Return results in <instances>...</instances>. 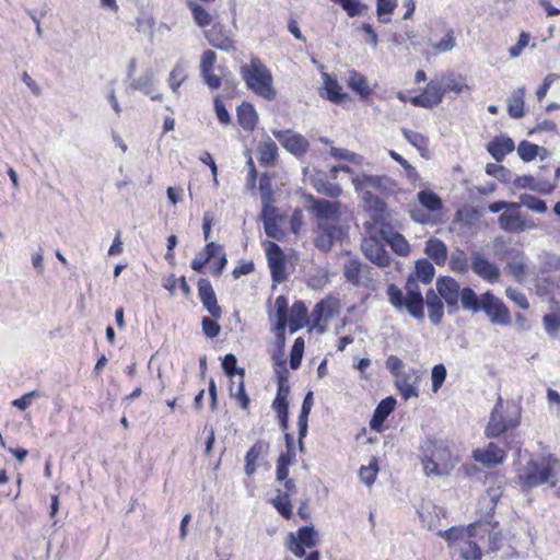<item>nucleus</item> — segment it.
<instances>
[{
	"label": "nucleus",
	"mask_w": 560,
	"mask_h": 560,
	"mask_svg": "<svg viewBox=\"0 0 560 560\" xmlns=\"http://www.w3.org/2000/svg\"><path fill=\"white\" fill-rule=\"evenodd\" d=\"M187 73L183 65L177 63L170 73L168 84L174 93L178 92L180 84L186 80Z\"/></svg>",
	"instance_id": "obj_53"
},
{
	"label": "nucleus",
	"mask_w": 560,
	"mask_h": 560,
	"mask_svg": "<svg viewBox=\"0 0 560 560\" xmlns=\"http://www.w3.org/2000/svg\"><path fill=\"white\" fill-rule=\"evenodd\" d=\"M338 234V229L330 222H319L318 231L315 238V245L322 252H328L331 249L334 240Z\"/></svg>",
	"instance_id": "obj_23"
},
{
	"label": "nucleus",
	"mask_w": 560,
	"mask_h": 560,
	"mask_svg": "<svg viewBox=\"0 0 560 560\" xmlns=\"http://www.w3.org/2000/svg\"><path fill=\"white\" fill-rule=\"evenodd\" d=\"M355 192L361 197L374 222H383L388 213L386 205L376 195H389L395 190L394 180L386 175L359 174L352 177Z\"/></svg>",
	"instance_id": "obj_1"
},
{
	"label": "nucleus",
	"mask_w": 560,
	"mask_h": 560,
	"mask_svg": "<svg viewBox=\"0 0 560 560\" xmlns=\"http://www.w3.org/2000/svg\"><path fill=\"white\" fill-rule=\"evenodd\" d=\"M188 7L191 11L195 23L200 27L209 26L212 22L210 13L196 1H188Z\"/></svg>",
	"instance_id": "obj_44"
},
{
	"label": "nucleus",
	"mask_w": 560,
	"mask_h": 560,
	"mask_svg": "<svg viewBox=\"0 0 560 560\" xmlns=\"http://www.w3.org/2000/svg\"><path fill=\"white\" fill-rule=\"evenodd\" d=\"M269 450V443L265 441H257L246 453L245 462H257V459L266 454Z\"/></svg>",
	"instance_id": "obj_64"
},
{
	"label": "nucleus",
	"mask_w": 560,
	"mask_h": 560,
	"mask_svg": "<svg viewBox=\"0 0 560 560\" xmlns=\"http://www.w3.org/2000/svg\"><path fill=\"white\" fill-rule=\"evenodd\" d=\"M485 525V523H482ZM487 533H485V547H487L488 551H495L500 548L502 544V536L499 532L494 530V528H490L489 524H486Z\"/></svg>",
	"instance_id": "obj_56"
},
{
	"label": "nucleus",
	"mask_w": 560,
	"mask_h": 560,
	"mask_svg": "<svg viewBox=\"0 0 560 560\" xmlns=\"http://www.w3.org/2000/svg\"><path fill=\"white\" fill-rule=\"evenodd\" d=\"M266 256L273 282L281 283L285 280V260L280 246L273 242L266 244Z\"/></svg>",
	"instance_id": "obj_12"
},
{
	"label": "nucleus",
	"mask_w": 560,
	"mask_h": 560,
	"mask_svg": "<svg viewBox=\"0 0 560 560\" xmlns=\"http://www.w3.org/2000/svg\"><path fill=\"white\" fill-rule=\"evenodd\" d=\"M304 352V340L299 337L295 339L290 353V366L292 370L299 369Z\"/></svg>",
	"instance_id": "obj_60"
},
{
	"label": "nucleus",
	"mask_w": 560,
	"mask_h": 560,
	"mask_svg": "<svg viewBox=\"0 0 560 560\" xmlns=\"http://www.w3.org/2000/svg\"><path fill=\"white\" fill-rule=\"evenodd\" d=\"M259 190L261 195V202H262V211L264 214H267V211L269 209V206L272 203V188H271V182L267 176H264L259 180Z\"/></svg>",
	"instance_id": "obj_50"
},
{
	"label": "nucleus",
	"mask_w": 560,
	"mask_h": 560,
	"mask_svg": "<svg viewBox=\"0 0 560 560\" xmlns=\"http://www.w3.org/2000/svg\"><path fill=\"white\" fill-rule=\"evenodd\" d=\"M525 94L526 89L521 86L512 92L508 98V113L510 117L520 119L525 115Z\"/></svg>",
	"instance_id": "obj_31"
},
{
	"label": "nucleus",
	"mask_w": 560,
	"mask_h": 560,
	"mask_svg": "<svg viewBox=\"0 0 560 560\" xmlns=\"http://www.w3.org/2000/svg\"><path fill=\"white\" fill-rule=\"evenodd\" d=\"M275 138L292 154L301 156L308 150L307 140L291 130H272Z\"/></svg>",
	"instance_id": "obj_16"
},
{
	"label": "nucleus",
	"mask_w": 560,
	"mask_h": 560,
	"mask_svg": "<svg viewBox=\"0 0 560 560\" xmlns=\"http://www.w3.org/2000/svg\"><path fill=\"white\" fill-rule=\"evenodd\" d=\"M343 276L353 285H366L372 280L371 267L357 258H351L345 264Z\"/></svg>",
	"instance_id": "obj_14"
},
{
	"label": "nucleus",
	"mask_w": 560,
	"mask_h": 560,
	"mask_svg": "<svg viewBox=\"0 0 560 560\" xmlns=\"http://www.w3.org/2000/svg\"><path fill=\"white\" fill-rule=\"evenodd\" d=\"M381 241L378 232L370 231V235L362 240L361 249L371 262L378 267H387L390 265V255Z\"/></svg>",
	"instance_id": "obj_7"
},
{
	"label": "nucleus",
	"mask_w": 560,
	"mask_h": 560,
	"mask_svg": "<svg viewBox=\"0 0 560 560\" xmlns=\"http://www.w3.org/2000/svg\"><path fill=\"white\" fill-rule=\"evenodd\" d=\"M276 308V330L284 331L288 325V300L280 295L275 301Z\"/></svg>",
	"instance_id": "obj_43"
},
{
	"label": "nucleus",
	"mask_w": 560,
	"mask_h": 560,
	"mask_svg": "<svg viewBox=\"0 0 560 560\" xmlns=\"http://www.w3.org/2000/svg\"><path fill=\"white\" fill-rule=\"evenodd\" d=\"M424 303L428 307V316L430 322L438 326L444 316V305L435 290L429 289L427 291Z\"/></svg>",
	"instance_id": "obj_26"
},
{
	"label": "nucleus",
	"mask_w": 560,
	"mask_h": 560,
	"mask_svg": "<svg viewBox=\"0 0 560 560\" xmlns=\"http://www.w3.org/2000/svg\"><path fill=\"white\" fill-rule=\"evenodd\" d=\"M198 294L205 308L210 313L213 318H220L222 311L218 304L215 293L211 283L206 279H200L198 282Z\"/></svg>",
	"instance_id": "obj_20"
},
{
	"label": "nucleus",
	"mask_w": 560,
	"mask_h": 560,
	"mask_svg": "<svg viewBox=\"0 0 560 560\" xmlns=\"http://www.w3.org/2000/svg\"><path fill=\"white\" fill-rule=\"evenodd\" d=\"M347 84L353 92L358 93L363 98L368 97L372 92L366 78L355 70L348 71Z\"/></svg>",
	"instance_id": "obj_36"
},
{
	"label": "nucleus",
	"mask_w": 560,
	"mask_h": 560,
	"mask_svg": "<svg viewBox=\"0 0 560 560\" xmlns=\"http://www.w3.org/2000/svg\"><path fill=\"white\" fill-rule=\"evenodd\" d=\"M205 36L208 43L217 49L228 52L235 50L234 39L221 23H214L210 30L205 32Z\"/></svg>",
	"instance_id": "obj_18"
},
{
	"label": "nucleus",
	"mask_w": 560,
	"mask_h": 560,
	"mask_svg": "<svg viewBox=\"0 0 560 560\" xmlns=\"http://www.w3.org/2000/svg\"><path fill=\"white\" fill-rule=\"evenodd\" d=\"M513 184L518 189H529L542 195L550 194L556 187L555 182H550L545 178H536L532 175L517 176Z\"/></svg>",
	"instance_id": "obj_21"
},
{
	"label": "nucleus",
	"mask_w": 560,
	"mask_h": 560,
	"mask_svg": "<svg viewBox=\"0 0 560 560\" xmlns=\"http://www.w3.org/2000/svg\"><path fill=\"white\" fill-rule=\"evenodd\" d=\"M387 219L388 217L383 222H375L377 225H380L378 235L390 246V248L396 254L400 256L408 255L410 252L408 242L401 234L393 231L387 222Z\"/></svg>",
	"instance_id": "obj_15"
},
{
	"label": "nucleus",
	"mask_w": 560,
	"mask_h": 560,
	"mask_svg": "<svg viewBox=\"0 0 560 560\" xmlns=\"http://www.w3.org/2000/svg\"><path fill=\"white\" fill-rule=\"evenodd\" d=\"M314 211L316 212V215L320 219V222L338 220L340 214V203L338 201L318 199L314 202Z\"/></svg>",
	"instance_id": "obj_28"
},
{
	"label": "nucleus",
	"mask_w": 560,
	"mask_h": 560,
	"mask_svg": "<svg viewBox=\"0 0 560 560\" xmlns=\"http://www.w3.org/2000/svg\"><path fill=\"white\" fill-rule=\"evenodd\" d=\"M396 400L393 397H387L377 405L370 421V427L374 431H380L385 419L394 410Z\"/></svg>",
	"instance_id": "obj_29"
},
{
	"label": "nucleus",
	"mask_w": 560,
	"mask_h": 560,
	"mask_svg": "<svg viewBox=\"0 0 560 560\" xmlns=\"http://www.w3.org/2000/svg\"><path fill=\"white\" fill-rule=\"evenodd\" d=\"M259 161L265 164L272 163L278 156V147L277 144L268 139L260 143L258 147Z\"/></svg>",
	"instance_id": "obj_45"
},
{
	"label": "nucleus",
	"mask_w": 560,
	"mask_h": 560,
	"mask_svg": "<svg viewBox=\"0 0 560 560\" xmlns=\"http://www.w3.org/2000/svg\"><path fill=\"white\" fill-rule=\"evenodd\" d=\"M420 206L429 212L440 211L443 207L441 198L430 189H424L417 195Z\"/></svg>",
	"instance_id": "obj_40"
},
{
	"label": "nucleus",
	"mask_w": 560,
	"mask_h": 560,
	"mask_svg": "<svg viewBox=\"0 0 560 560\" xmlns=\"http://www.w3.org/2000/svg\"><path fill=\"white\" fill-rule=\"evenodd\" d=\"M424 252L439 266H443L447 260V246L439 238H430L425 243Z\"/></svg>",
	"instance_id": "obj_35"
},
{
	"label": "nucleus",
	"mask_w": 560,
	"mask_h": 560,
	"mask_svg": "<svg viewBox=\"0 0 560 560\" xmlns=\"http://www.w3.org/2000/svg\"><path fill=\"white\" fill-rule=\"evenodd\" d=\"M557 469L560 470V464L556 459H530L520 470L518 480L523 488L532 489L553 478Z\"/></svg>",
	"instance_id": "obj_6"
},
{
	"label": "nucleus",
	"mask_w": 560,
	"mask_h": 560,
	"mask_svg": "<svg viewBox=\"0 0 560 560\" xmlns=\"http://www.w3.org/2000/svg\"><path fill=\"white\" fill-rule=\"evenodd\" d=\"M421 448V462L427 476H444L453 469L451 451L442 441L428 439Z\"/></svg>",
	"instance_id": "obj_5"
},
{
	"label": "nucleus",
	"mask_w": 560,
	"mask_h": 560,
	"mask_svg": "<svg viewBox=\"0 0 560 560\" xmlns=\"http://www.w3.org/2000/svg\"><path fill=\"white\" fill-rule=\"evenodd\" d=\"M337 308L338 303L335 299H326L316 303L310 316L312 327L320 334L324 332L327 322L334 316Z\"/></svg>",
	"instance_id": "obj_13"
},
{
	"label": "nucleus",
	"mask_w": 560,
	"mask_h": 560,
	"mask_svg": "<svg viewBox=\"0 0 560 560\" xmlns=\"http://www.w3.org/2000/svg\"><path fill=\"white\" fill-rule=\"evenodd\" d=\"M444 96L445 89L443 88V82L436 77L427 84L421 94L411 97L410 103L423 108H434L442 103Z\"/></svg>",
	"instance_id": "obj_11"
},
{
	"label": "nucleus",
	"mask_w": 560,
	"mask_h": 560,
	"mask_svg": "<svg viewBox=\"0 0 560 560\" xmlns=\"http://www.w3.org/2000/svg\"><path fill=\"white\" fill-rule=\"evenodd\" d=\"M520 200L522 206L526 207L527 209L534 212L544 213L547 210L546 202L533 195L522 194L520 196Z\"/></svg>",
	"instance_id": "obj_52"
},
{
	"label": "nucleus",
	"mask_w": 560,
	"mask_h": 560,
	"mask_svg": "<svg viewBox=\"0 0 560 560\" xmlns=\"http://www.w3.org/2000/svg\"><path fill=\"white\" fill-rule=\"evenodd\" d=\"M499 225L503 231L510 233H520L533 226V224H527L522 214L513 212H503L499 217Z\"/></svg>",
	"instance_id": "obj_25"
},
{
	"label": "nucleus",
	"mask_w": 560,
	"mask_h": 560,
	"mask_svg": "<svg viewBox=\"0 0 560 560\" xmlns=\"http://www.w3.org/2000/svg\"><path fill=\"white\" fill-rule=\"evenodd\" d=\"M323 90L325 91V97L335 104L342 103L347 94L342 93V88L338 81L328 73H323Z\"/></svg>",
	"instance_id": "obj_32"
},
{
	"label": "nucleus",
	"mask_w": 560,
	"mask_h": 560,
	"mask_svg": "<svg viewBox=\"0 0 560 560\" xmlns=\"http://www.w3.org/2000/svg\"><path fill=\"white\" fill-rule=\"evenodd\" d=\"M397 0H376V14L381 22L387 23L388 19H384V15H390L397 8Z\"/></svg>",
	"instance_id": "obj_57"
},
{
	"label": "nucleus",
	"mask_w": 560,
	"mask_h": 560,
	"mask_svg": "<svg viewBox=\"0 0 560 560\" xmlns=\"http://www.w3.org/2000/svg\"><path fill=\"white\" fill-rule=\"evenodd\" d=\"M439 296L445 300L450 307H457L459 301V283L451 277H442L436 281V291Z\"/></svg>",
	"instance_id": "obj_19"
},
{
	"label": "nucleus",
	"mask_w": 560,
	"mask_h": 560,
	"mask_svg": "<svg viewBox=\"0 0 560 560\" xmlns=\"http://www.w3.org/2000/svg\"><path fill=\"white\" fill-rule=\"evenodd\" d=\"M481 311L486 313L489 320L494 325L508 326L511 324V313L508 306L491 292L483 293Z\"/></svg>",
	"instance_id": "obj_9"
},
{
	"label": "nucleus",
	"mask_w": 560,
	"mask_h": 560,
	"mask_svg": "<svg viewBox=\"0 0 560 560\" xmlns=\"http://www.w3.org/2000/svg\"><path fill=\"white\" fill-rule=\"evenodd\" d=\"M474 458L482 465L491 467L503 462L505 452L497 444L490 442L486 447L475 450Z\"/></svg>",
	"instance_id": "obj_22"
},
{
	"label": "nucleus",
	"mask_w": 560,
	"mask_h": 560,
	"mask_svg": "<svg viewBox=\"0 0 560 560\" xmlns=\"http://www.w3.org/2000/svg\"><path fill=\"white\" fill-rule=\"evenodd\" d=\"M515 149L514 141L509 137H495L487 144V151L499 163Z\"/></svg>",
	"instance_id": "obj_27"
},
{
	"label": "nucleus",
	"mask_w": 560,
	"mask_h": 560,
	"mask_svg": "<svg viewBox=\"0 0 560 560\" xmlns=\"http://www.w3.org/2000/svg\"><path fill=\"white\" fill-rule=\"evenodd\" d=\"M501 407L502 401L500 399L491 412L485 431L488 438H498L509 429L516 428L520 424V410H515L513 417L505 418L500 410Z\"/></svg>",
	"instance_id": "obj_8"
},
{
	"label": "nucleus",
	"mask_w": 560,
	"mask_h": 560,
	"mask_svg": "<svg viewBox=\"0 0 560 560\" xmlns=\"http://www.w3.org/2000/svg\"><path fill=\"white\" fill-rule=\"evenodd\" d=\"M271 503L284 518H291L293 505L291 504L290 499L287 498V495L278 494L276 498L271 500Z\"/></svg>",
	"instance_id": "obj_58"
},
{
	"label": "nucleus",
	"mask_w": 560,
	"mask_h": 560,
	"mask_svg": "<svg viewBox=\"0 0 560 560\" xmlns=\"http://www.w3.org/2000/svg\"><path fill=\"white\" fill-rule=\"evenodd\" d=\"M540 147L528 141H521L517 147V153L524 162H530L538 156Z\"/></svg>",
	"instance_id": "obj_51"
},
{
	"label": "nucleus",
	"mask_w": 560,
	"mask_h": 560,
	"mask_svg": "<svg viewBox=\"0 0 560 560\" xmlns=\"http://www.w3.org/2000/svg\"><path fill=\"white\" fill-rule=\"evenodd\" d=\"M405 291L404 293L396 284H389L386 291L389 303L396 310H406L411 317L422 320L424 318V299L419 280L410 275L406 281Z\"/></svg>",
	"instance_id": "obj_3"
},
{
	"label": "nucleus",
	"mask_w": 560,
	"mask_h": 560,
	"mask_svg": "<svg viewBox=\"0 0 560 560\" xmlns=\"http://www.w3.org/2000/svg\"><path fill=\"white\" fill-rule=\"evenodd\" d=\"M317 544V533L314 527L304 526L298 530L296 536L291 535L290 551L296 557H303L306 548H313Z\"/></svg>",
	"instance_id": "obj_17"
},
{
	"label": "nucleus",
	"mask_w": 560,
	"mask_h": 560,
	"mask_svg": "<svg viewBox=\"0 0 560 560\" xmlns=\"http://www.w3.org/2000/svg\"><path fill=\"white\" fill-rule=\"evenodd\" d=\"M527 267L528 259L521 252L512 256L506 265V269L517 281H522L526 277Z\"/></svg>",
	"instance_id": "obj_37"
},
{
	"label": "nucleus",
	"mask_w": 560,
	"mask_h": 560,
	"mask_svg": "<svg viewBox=\"0 0 560 560\" xmlns=\"http://www.w3.org/2000/svg\"><path fill=\"white\" fill-rule=\"evenodd\" d=\"M470 269L476 276L489 283H495L500 279L499 267L480 250L474 249L470 252Z\"/></svg>",
	"instance_id": "obj_10"
},
{
	"label": "nucleus",
	"mask_w": 560,
	"mask_h": 560,
	"mask_svg": "<svg viewBox=\"0 0 560 560\" xmlns=\"http://www.w3.org/2000/svg\"><path fill=\"white\" fill-rule=\"evenodd\" d=\"M459 301L462 303L463 310L477 313L481 311V305L483 303V294L479 296L472 289L464 288L463 290H460Z\"/></svg>",
	"instance_id": "obj_38"
},
{
	"label": "nucleus",
	"mask_w": 560,
	"mask_h": 560,
	"mask_svg": "<svg viewBox=\"0 0 560 560\" xmlns=\"http://www.w3.org/2000/svg\"><path fill=\"white\" fill-rule=\"evenodd\" d=\"M329 153L335 159L346 160L355 164H361L363 160L361 155L342 148H331Z\"/></svg>",
	"instance_id": "obj_63"
},
{
	"label": "nucleus",
	"mask_w": 560,
	"mask_h": 560,
	"mask_svg": "<svg viewBox=\"0 0 560 560\" xmlns=\"http://www.w3.org/2000/svg\"><path fill=\"white\" fill-rule=\"evenodd\" d=\"M396 386H397L400 395L405 399H409L411 397L418 396L417 385L413 382H411L410 376H408V375L398 376V378L396 381Z\"/></svg>",
	"instance_id": "obj_46"
},
{
	"label": "nucleus",
	"mask_w": 560,
	"mask_h": 560,
	"mask_svg": "<svg viewBox=\"0 0 560 560\" xmlns=\"http://www.w3.org/2000/svg\"><path fill=\"white\" fill-rule=\"evenodd\" d=\"M378 471L377 462L373 458L368 466H362L359 470V476L362 482L368 486L374 483Z\"/></svg>",
	"instance_id": "obj_55"
},
{
	"label": "nucleus",
	"mask_w": 560,
	"mask_h": 560,
	"mask_svg": "<svg viewBox=\"0 0 560 560\" xmlns=\"http://www.w3.org/2000/svg\"><path fill=\"white\" fill-rule=\"evenodd\" d=\"M546 332L550 337H558L560 334V317L556 314H547L542 317Z\"/></svg>",
	"instance_id": "obj_62"
},
{
	"label": "nucleus",
	"mask_w": 560,
	"mask_h": 560,
	"mask_svg": "<svg viewBox=\"0 0 560 560\" xmlns=\"http://www.w3.org/2000/svg\"><path fill=\"white\" fill-rule=\"evenodd\" d=\"M448 266L451 270L457 273H466L470 268V256L460 249L455 248L450 256Z\"/></svg>",
	"instance_id": "obj_39"
},
{
	"label": "nucleus",
	"mask_w": 560,
	"mask_h": 560,
	"mask_svg": "<svg viewBox=\"0 0 560 560\" xmlns=\"http://www.w3.org/2000/svg\"><path fill=\"white\" fill-rule=\"evenodd\" d=\"M308 323L307 307L302 301H296L290 310L288 325L291 332L303 328Z\"/></svg>",
	"instance_id": "obj_30"
},
{
	"label": "nucleus",
	"mask_w": 560,
	"mask_h": 560,
	"mask_svg": "<svg viewBox=\"0 0 560 560\" xmlns=\"http://www.w3.org/2000/svg\"><path fill=\"white\" fill-rule=\"evenodd\" d=\"M130 86L133 90H139V91L143 92L145 95H149L151 97V100H153V101L162 100L161 94L153 93L154 73L151 70H147L142 75H140L138 79L133 80L131 82Z\"/></svg>",
	"instance_id": "obj_34"
},
{
	"label": "nucleus",
	"mask_w": 560,
	"mask_h": 560,
	"mask_svg": "<svg viewBox=\"0 0 560 560\" xmlns=\"http://www.w3.org/2000/svg\"><path fill=\"white\" fill-rule=\"evenodd\" d=\"M502 497V488L500 486L492 487L487 490V493L480 499L479 504L485 505L488 513L494 511V508Z\"/></svg>",
	"instance_id": "obj_49"
},
{
	"label": "nucleus",
	"mask_w": 560,
	"mask_h": 560,
	"mask_svg": "<svg viewBox=\"0 0 560 560\" xmlns=\"http://www.w3.org/2000/svg\"><path fill=\"white\" fill-rule=\"evenodd\" d=\"M315 188L319 194H324L330 198L339 197L342 194L341 186L331 182L318 180L315 183Z\"/></svg>",
	"instance_id": "obj_59"
},
{
	"label": "nucleus",
	"mask_w": 560,
	"mask_h": 560,
	"mask_svg": "<svg viewBox=\"0 0 560 560\" xmlns=\"http://www.w3.org/2000/svg\"><path fill=\"white\" fill-rule=\"evenodd\" d=\"M441 82H443V88L445 89V94L447 92H454L455 94H466L470 95L471 86L464 82V78L460 74H457L453 71L445 72L440 77Z\"/></svg>",
	"instance_id": "obj_24"
},
{
	"label": "nucleus",
	"mask_w": 560,
	"mask_h": 560,
	"mask_svg": "<svg viewBox=\"0 0 560 560\" xmlns=\"http://www.w3.org/2000/svg\"><path fill=\"white\" fill-rule=\"evenodd\" d=\"M240 73L246 86L256 95L267 101L276 98L271 71L258 57L252 56L248 63L241 66Z\"/></svg>",
	"instance_id": "obj_4"
},
{
	"label": "nucleus",
	"mask_w": 560,
	"mask_h": 560,
	"mask_svg": "<svg viewBox=\"0 0 560 560\" xmlns=\"http://www.w3.org/2000/svg\"><path fill=\"white\" fill-rule=\"evenodd\" d=\"M237 114V120L241 127L245 130L252 131L255 129L257 121H258V115L254 108V106L250 103H242L236 110Z\"/></svg>",
	"instance_id": "obj_33"
},
{
	"label": "nucleus",
	"mask_w": 560,
	"mask_h": 560,
	"mask_svg": "<svg viewBox=\"0 0 560 560\" xmlns=\"http://www.w3.org/2000/svg\"><path fill=\"white\" fill-rule=\"evenodd\" d=\"M244 374H245L244 370L241 369L240 370V380L237 382L236 389L234 390L231 387L230 392H231V396L238 401L240 407L242 409L246 410L249 407V397L247 396L246 390H245Z\"/></svg>",
	"instance_id": "obj_47"
},
{
	"label": "nucleus",
	"mask_w": 560,
	"mask_h": 560,
	"mask_svg": "<svg viewBox=\"0 0 560 560\" xmlns=\"http://www.w3.org/2000/svg\"><path fill=\"white\" fill-rule=\"evenodd\" d=\"M388 154L394 161H396L397 163L400 164V166L404 167V170L406 171V175L411 183H416L420 178L417 170L411 164H409L408 161L404 159L400 154H398L394 150H389Z\"/></svg>",
	"instance_id": "obj_54"
},
{
	"label": "nucleus",
	"mask_w": 560,
	"mask_h": 560,
	"mask_svg": "<svg viewBox=\"0 0 560 560\" xmlns=\"http://www.w3.org/2000/svg\"><path fill=\"white\" fill-rule=\"evenodd\" d=\"M435 275L433 265L428 259H420L416 264L415 271L411 273L412 277L422 281L423 283H430Z\"/></svg>",
	"instance_id": "obj_42"
},
{
	"label": "nucleus",
	"mask_w": 560,
	"mask_h": 560,
	"mask_svg": "<svg viewBox=\"0 0 560 560\" xmlns=\"http://www.w3.org/2000/svg\"><path fill=\"white\" fill-rule=\"evenodd\" d=\"M402 135L411 145L421 152V155H424V152L428 151L429 142L425 136L409 129H402Z\"/></svg>",
	"instance_id": "obj_48"
},
{
	"label": "nucleus",
	"mask_w": 560,
	"mask_h": 560,
	"mask_svg": "<svg viewBox=\"0 0 560 560\" xmlns=\"http://www.w3.org/2000/svg\"><path fill=\"white\" fill-rule=\"evenodd\" d=\"M314 405L313 393L308 392L302 402L301 412L298 418V429L301 431V435L307 434L308 429V416Z\"/></svg>",
	"instance_id": "obj_41"
},
{
	"label": "nucleus",
	"mask_w": 560,
	"mask_h": 560,
	"mask_svg": "<svg viewBox=\"0 0 560 560\" xmlns=\"http://www.w3.org/2000/svg\"><path fill=\"white\" fill-rule=\"evenodd\" d=\"M486 173L504 183H508L511 179V172L503 165L497 163H488L486 166Z\"/></svg>",
	"instance_id": "obj_61"
},
{
	"label": "nucleus",
	"mask_w": 560,
	"mask_h": 560,
	"mask_svg": "<svg viewBox=\"0 0 560 560\" xmlns=\"http://www.w3.org/2000/svg\"><path fill=\"white\" fill-rule=\"evenodd\" d=\"M485 533L487 526L482 523L470 524L467 528L452 527L447 530H439L447 542L453 553L463 560H481L485 548Z\"/></svg>",
	"instance_id": "obj_2"
}]
</instances>
